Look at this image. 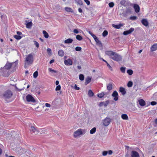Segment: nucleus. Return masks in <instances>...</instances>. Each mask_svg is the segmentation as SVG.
Returning <instances> with one entry per match:
<instances>
[{"label": "nucleus", "instance_id": "nucleus-1", "mask_svg": "<svg viewBox=\"0 0 157 157\" xmlns=\"http://www.w3.org/2000/svg\"><path fill=\"white\" fill-rule=\"evenodd\" d=\"M105 54L113 60L116 61H120L122 59L121 56L112 51H106L105 52Z\"/></svg>", "mask_w": 157, "mask_h": 157}, {"label": "nucleus", "instance_id": "nucleus-2", "mask_svg": "<svg viewBox=\"0 0 157 157\" xmlns=\"http://www.w3.org/2000/svg\"><path fill=\"white\" fill-rule=\"evenodd\" d=\"M25 61V68L27 65L32 64L33 61V54L31 53L26 56Z\"/></svg>", "mask_w": 157, "mask_h": 157}, {"label": "nucleus", "instance_id": "nucleus-3", "mask_svg": "<svg viewBox=\"0 0 157 157\" xmlns=\"http://www.w3.org/2000/svg\"><path fill=\"white\" fill-rule=\"evenodd\" d=\"M86 132V130L79 128L74 132L73 136L75 138H78L85 134Z\"/></svg>", "mask_w": 157, "mask_h": 157}, {"label": "nucleus", "instance_id": "nucleus-4", "mask_svg": "<svg viewBox=\"0 0 157 157\" xmlns=\"http://www.w3.org/2000/svg\"><path fill=\"white\" fill-rule=\"evenodd\" d=\"M13 95V93L10 90L6 91L3 94V96L5 99H9Z\"/></svg>", "mask_w": 157, "mask_h": 157}, {"label": "nucleus", "instance_id": "nucleus-5", "mask_svg": "<svg viewBox=\"0 0 157 157\" xmlns=\"http://www.w3.org/2000/svg\"><path fill=\"white\" fill-rule=\"evenodd\" d=\"M26 99L28 102H31L33 103L36 102L35 99L30 94H28L27 95L26 97Z\"/></svg>", "mask_w": 157, "mask_h": 157}, {"label": "nucleus", "instance_id": "nucleus-6", "mask_svg": "<svg viewBox=\"0 0 157 157\" xmlns=\"http://www.w3.org/2000/svg\"><path fill=\"white\" fill-rule=\"evenodd\" d=\"M110 121V119L109 118L107 117L103 120L102 122L104 126H107L109 124Z\"/></svg>", "mask_w": 157, "mask_h": 157}, {"label": "nucleus", "instance_id": "nucleus-7", "mask_svg": "<svg viewBox=\"0 0 157 157\" xmlns=\"http://www.w3.org/2000/svg\"><path fill=\"white\" fill-rule=\"evenodd\" d=\"M30 130L31 132L35 135H37L39 134L40 132L39 130H37L36 128L34 126H31Z\"/></svg>", "mask_w": 157, "mask_h": 157}, {"label": "nucleus", "instance_id": "nucleus-8", "mask_svg": "<svg viewBox=\"0 0 157 157\" xmlns=\"http://www.w3.org/2000/svg\"><path fill=\"white\" fill-rule=\"evenodd\" d=\"M112 96L114 98L113 99L115 101L118 100V94L116 91H114L112 94Z\"/></svg>", "mask_w": 157, "mask_h": 157}, {"label": "nucleus", "instance_id": "nucleus-9", "mask_svg": "<svg viewBox=\"0 0 157 157\" xmlns=\"http://www.w3.org/2000/svg\"><path fill=\"white\" fill-rule=\"evenodd\" d=\"M64 63L67 66L71 65L73 64V61L70 59H68L64 61Z\"/></svg>", "mask_w": 157, "mask_h": 157}, {"label": "nucleus", "instance_id": "nucleus-10", "mask_svg": "<svg viewBox=\"0 0 157 157\" xmlns=\"http://www.w3.org/2000/svg\"><path fill=\"white\" fill-rule=\"evenodd\" d=\"M131 157H140L138 153L136 151H132L131 153Z\"/></svg>", "mask_w": 157, "mask_h": 157}, {"label": "nucleus", "instance_id": "nucleus-11", "mask_svg": "<svg viewBox=\"0 0 157 157\" xmlns=\"http://www.w3.org/2000/svg\"><path fill=\"white\" fill-rule=\"evenodd\" d=\"M134 30V28H131L129 30L124 31L123 33V34L124 35H127L131 33Z\"/></svg>", "mask_w": 157, "mask_h": 157}, {"label": "nucleus", "instance_id": "nucleus-12", "mask_svg": "<svg viewBox=\"0 0 157 157\" xmlns=\"http://www.w3.org/2000/svg\"><path fill=\"white\" fill-rule=\"evenodd\" d=\"M133 8L135 9V11L136 13H138L140 10V8L138 5L136 4H134L133 6Z\"/></svg>", "mask_w": 157, "mask_h": 157}, {"label": "nucleus", "instance_id": "nucleus-13", "mask_svg": "<svg viewBox=\"0 0 157 157\" xmlns=\"http://www.w3.org/2000/svg\"><path fill=\"white\" fill-rule=\"evenodd\" d=\"M142 23L145 26H147L148 25V23L146 19H143L141 21Z\"/></svg>", "mask_w": 157, "mask_h": 157}, {"label": "nucleus", "instance_id": "nucleus-14", "mask_svg": "<svg viewBox=\"0 0 157 157\" xmlns=\"http://www.w3.org/2000/svg\"><path fill=\"white\" fill-rule=\"evenodd\" d=\"M119 91L123 95H124L126 94V91L125 89L122 87H120Z\"/></svg>", "mask_w": 157, "mask_h": 157}, {"label": "nucleus", "instance_id": "nucleus-15", "mask_svg": "<svg viewBox=\"0 0 157 157\" xmlns=\"http://www.w3.org/2000/svg\"><path fill=\"white\" fill-rule=\"evenodd\" d=\"M123 25V24H120L119 25L112 24V26L113 27L116 29H119Z\"/></svg>", "mask_w": 157, "mask_h": 157}, {"label": "nucleus", "instance_id": "nucleus-16", "mask_svg": "<svg viewBox=\"0 0 157 157\" xmlns=\"http://www.w3.org/2000/svg\"><path fill=\"white\" fill-rule=\"evenodd\" d=\"M139 104L142 106H143L145 105V101L142 99H141L138 101Z\"/></svg>", "mask_w": 157, "mask_h": 157}, {"label": "nucleus", "instance_id": "nucleus-17", "mask_svg": "<svg viewBox=\"0 0 157 157\" xmlns=\"http://www.w3.org/2000/svg\"><path fill=\"white\" fill-rule=\"evenodd\" d=\"M157 49V44H155L153 45L151 47V51H154Z\"/></svg>", "mask_w": 157, "mask_h": 157}, {"label": "nucleus", "instance_id": "nucleus-18", "mask_svg": "<svg viewBox=\"0 0 157 157\" xmlns=\"http://www.w3.org/2000/svg\"><path fill=\"white\" fill-rule=\"evenodd\" d=\"M12 63H7L5 66V68L6 69H9L12 66Z\"/></svg>", "mask_w": 157, "mask_h": 157}, {"label": "nucleus", "instance_id": "nucleus-19", "mask_svg": "<svg viewBox=\"0 0 157 157\" xmlns=\"http://www.w3.org/2000/svg\"><path fill=\"white\" fill-rule=\"evenodd\" d=\"M107 94V93L105 92H101L100 93L97 94V96L98 97L101 98H103L105 95Z\"/></svg>", "mask_w": 157, "mask_h": 157}, {"label": "nucleus", "instance_id": "nucleus-20", "mask_svg": "<svg viewBox=\"0 0 157 157\" xmlns=\"http://www.w3.org/2000/svg\"><path fill=\"white\" fill-rule=\"evenodd\" d=\"M91 78L90 77H88L85 79V84L87 85L89 83L91 80Z\"/></svg>", "mask_w": 157, "mask_h": 157}, {"label": "nucleus", "instance_id": "nucleus-21", "mask_svg": "<svg viewBox=\"0 0 157 157\" xmlns=\"http://www.w3.org/2000/svg\"><path fill=\"white\" fill-rule=\"evenodd\" d=\"M95 40L97 44L100 47H101L102 46V43H101V41L99 40L98 38L96 39Z\"/></svg>", "mask_w": 157, "mask_h": 157}, {"label": "nucleus", "instance_id": "nucleus-22", "mask_svg": "<svg viewBox=\"0 0 157 157\" xmlns=\"http://www.w3.org/2000/svg\"><path fill=\"white\" fill-rule=\"evenodd\" d=\"M73 40L71 38L65 40L64 43L65 44H70L71 43L73 42Z\"/></svg>", "mask_w": 157, "mask_h": 157}, {"label": "nucleus", "instance_id": "nucleus-23", "mask_svg": "<svg viewBox=\"0 0 157 157\" xmlns=\"http://www.w3.org/2000/svg\"><path fill=\"white\" fill-rule=\"evenodd\" d=\"M121 117L123 119L125 120H128V118L127 115L125 114H122L121 115Z\"/></svg>", "mask_w": 157, "mask_h": 157}, {"label": "nucleus", "instance_id": "nucleus-24", "mask_svg": "<svg viewBox=\"0 0 157 157\" xmlns=\"http://www.w3.org/2000/svg\"><path fill=\"white\" fill-rule=\"evenodd\" d=\"M107 90H110L113 88V85L111 83H109L107 86Z\"/></svg>", "mask_w": 157, "mask_h": 157}, {"label": "nucleus", "instance_id": "nucleus-25", "mask_svg": "<svg viewBox=\"0 0 157 157\" xmlns=\"http://www.w3.org/2000/svg\"><path fill=\"white\" fill-rule=\"evenodd\" d=\"M64 52L62 50H60L58 52L59 55L60 56H63L64 55Z\"/></svg>", "mask_w": 157, "mask_h": 157}, {"label": "nucleus", "instance_id": "nucleus-26", "mask_svg": "<svg viewBox=\"0 0 157 157\" xmlns=\"http://www.w3.org/2000/svg\"><path fill=\"white\" fill-rule=\"evenodd\" d=\"M65 10L67 12H73V10L71 8L66 7L65 8Z\"/></svg>", "mask_w": 157, "mask_h": 157}, {"label": "nucleus", "instance_id": "nucleus-27", "mask_svg": "<svg viewBox=\"0 0 157 157\" xmlns=\"http://www.w3.org/2000/svg\"><path fill=\"white\" fill-rule=\"evenodd\" d=\"M49 72H51L52 74H54V73H56L57 72V71L52 69L51 68H49L48 69Z\"/></svg>", "mask_w": 157, "mask_h": 157}, {"label": "nucleus", "instance_id": "nucleus-28", "mask_svg": "<svg viewBox=\"0 0 157 157\" xmlns=\"http://www.w3.org/2000/svg\"><path fill=\"white\" fill-rule=\"evenodd\" d=\"M32 22L30 21L27 23L26 25V26L27 28H30L32 27Z\"/></svg>", "mask_w": 157, "mask_h": 157}, {"label": "nucleus", "instance_id": "nucleus-29", "mask_svg": "<svg viewBox=\"0 0 157 157\" xmlns=\"http://www.w3.org/2000/svg\"><path fill=\"white\" fill-rule=\"evenodd\" d=\"M88 95L89 97H92L93 96L94 94L91 90H89L88 92Z\"/></svg>", "mask_w": 157, "mask_h": 157}, {"label": "nucleus", "instance_id": "nucleus-30", "mask_svg": "<svg viewBox=\"0 0 157 157\" xmlns=\"http://www.w3.org/2000/svg\"><path fill=\"white\" fill-rule=\"evenodd\" d=\"M43 33L44 35V36L46 38H48L49 36V35L48 33L45 30H44L43 32Z\"/></svg>", "mask_w": 157, "mask_h": 157}, {"label": "nucleus", "instance_id": "nucleus-31", "mask_svg": "<svg viewBox=\"0 0 157 157\" xmlns=\"http://www.w3.org/2000/svg\"><path fill=\"white\" fill-rule=\"evenodd\" d=\"M96 128L95 127L93 128L90 131V133L91 134H94L96 132Z\"/></svg>", "mask_w": 157, "mask_h": 157}, {"label": "nucleus", "instance_id": "nucleus-32", "mask_svg": "<svg viewBox=\"0 0 157 157\" xmlns=\"http://www.w3.org/2000/svg\"><path fill=\"white\" fill-rule=\"evenodd\" d=\"M76 39L77 40L80 41L82 40V37L80 35H78L76 36Z\"/></svg>", "mask_w": 157, "mask_h": 157}, {"label": "nucleus", "instance_id": "nucleus-33", "mask_svg": "<svg viewBox=\"0 0 157 157\" xmlns=\"http://www.w3.org/2000/svg\"><path fill=\"white\" fill-rule=\"evenodd\" d=\"M127 72L129 75H131L133 73V71L131 69H129L127 71Z\"/></svg>", "mask_w": 157, "mask_h": 157}, {"label": "nucleus", "instance_id": "nucleus-34", "mask_svg": "<svg viewBox=\"0 0 157 157\" xmlns=\"http://www.w3.org/2000/svg\"><path fill=\"white\" fill-rule=\"evenodd\" d=\"M133 85V82L132 81H129L127 84V86L128 87H131Z\"/></svg>", "mask_w": 157, "mask_h": 157}, {"label": "nucleus", "instance_id": "nucleus-35", "mask_svg": "<svg viewBox=\"0 0 157 157\" xmlns=\"http://www.w3.org/2000/svg\"><path fill=\"white\" fill-rule=\"evenodd\" d=\"M79 79L80 80L82 81L84 79V75L82 74H80L79 75Z\"/></svg>", "mask_w": 157, "mask_h": 157}, {"label": "nucleus", "instance_id": "nucleus-36", "mask_svg": "<svg viewBox=\"0 0 157 157\" xmlns=\"http://www.w3.org/2000/svg\"><path fill=\"white\" fill-rule=\"evenodd\" d=\"M126 68L124 67H122L120 68L121 71L123 73H125V71Z\"/></svg>", "mask_w": 157, "mask_h": 157}, {"label": "nucleus", "instance_id": "nucleus-37", "mask_svg": "<svg viewBox=\"0 0 157 157\" xmlns=\"http://www.w3.org/2000/svg\"><path fill=\"white\" fill-rule=\"evenodd\" d=\"M108 34V31L106 30H105L102 33V36L105 37Z\"/></svg>", "mask_w": 157, "mask_h": 157}, {"label": "nucleus", "instance_id": "nucleus-38", "mask_svg": "<svg viewBox=\"0 0 157 157\" xmlns=\"http://www.w3.org/2000/svg\"><path fill=\"white\" fill-rule=\"evenodd\" d=\"M38 75V72L37 71H36L33 74V76L34 78H36Z\"/></svg>", "mask_w": 157, "mask_h": 157}, {"label": "nucleus", "instance_id": "nucleus-39", "mask_svg": "<svg viewBox=\"0 0 157 157\" xmlns=\"http://www.w3.org/2000/svg\"><path fill=\"white\" fill-rule=\"evenodd\" d=\"M14 37L15 39H17V40H20L21 38V36H19V35H14Z\"/></svg>", "mask_w": 157, "mask_h": 157}, {"label": "nucleus", "instance_id": "nucleus-40", "mask_svg": "<svg viewBox=\"0 0 157 157\" xmlns=\"http://www.w3.org/2000/svg\"><path fill=\"white\" fill-rule=\"evenodd\" d=\"M61 89V86L60 85H59L57 86L56 88V91H57L58 90H59Z\"/></svg>", "mask_w": 157, "mask_h": 157}, {"label": "nucleus", "instance_id": "nucleus-41", "mask_svg": "<svg viewBox=\"0 0 157 157\" xmlns=\"http://www.w3.org/2000/svg\"><path fill=\"white\" fill-rule=\"evenodd\" d=\"M33 42H34V44H35V45L36 46V47L37 48H38L39 46V43H38V42L35 41H34Z\"/></svg>", "mask_w": 157, "mask_h": 157}, {"label": "nucleus", "instance_id": "nucleus-42", "mask_svg": "<svg viewBox=\"0 0 157 157\" xmlns=\"http://www.w3.org/2000/svg\"><path fill=\"white\" fill-rule=\"evenodd\" d=\"M73 32L75 33L78 34V33H79V31L78 30V29H75L73 30Z\"/></svg>", "mask_w": 157, "mask_h": 157}, {"label": "nucleus", "instance_id": "nucleus-43", "mask_svg": "<svg viewBox=\"0 0 157 157\" xmlns=\"http://www.w3.org/2000/svg\"><path fill=\"white\" fill-rule=\"evenodd\" d=\"M109 5L110 7H113L114 6V4L113 2H111L109 4Z\"/></svg>", "mask_w": 157, "mask_h": 157}, {"label": "nucleus", "instance_id": "nucleus-44", "mask_svg": "<svg viewBox=\"0 0 157 157\" xmlns=\"http://www.w3.org/2000/svg\"><path fill=\"white\" fill-rule=\"evenodd\" d=\"M82 48L81 47H77L75 48V50L76 51H80L81 50Z\"/></svg>", "mask_w": 157, "mask_h": 157}, {"label": "nucleus", "instance_id": "nucleus-45", "mask_svg": "<svg viewBox=\"0 0 157 157\" xmlns=\"http://www.w3.org/2000/svg\"><path fill=\"white\" fill-rule=\"evenodd\" d=\"M126 2L125 0H121L120 2V4L122 5H124Z\"/></svg>", "mask_w": 157, "mask_h": 157}, {"label": "nucleus", "instance_id": "nucleus-46", "mask_svg": "<svg viewBox=\"0 0 157 157\" xmlns=\"http://www.w3.org/2000/svg\"><path fill=\"white\" fill-rule=\"evenodd\" d=\"M136 18H137L135 16H133L131 17H130V19L131 20H136Z\"/></svg>", "mask_w": 157, "mask_h": 157}, {"label": "nucleus", "instance_id": "nucleus-47", "mask_svg": "<svg viewBox=\"0 0 157 157\" xmlns=\"http://www.w3.org/2000/svg\"><path fill=\"white\" fill-rule=\"evenodd\" d=\"M47 51L48 54H51V53L52 51H51V49H50L49 48H48L47 49Z\"/></svg>", "mask_w": 157, "mask_h": 157}, {"label": "nucleus", "instance_id": "nucleus-48", "mask_svg": "<svg viewBox=\"0 0 157 157\" xmlns=\"http://www.w3.org/2000/svg\"><path fill=\"white\" fill-rule=\"evenodd\" d=\"M84 2L86 3L87 5H89L90 4V2L88 0H84Z\"/></svg>", "mask_w": 157, "mask_h": 157}, {"label": "nucleus", "instance_id": "nucleus-49", "mask_svg": "<svg viewBox=\"0 0 157 157\" xmlns=\"http://www.w3.org/2000/svg\"><path fill=\"white\" fill-rule=\"evenodd\" d=\"M108 153V152L107 151H104L102 152V155L103 156H105Z\"/></svg>", "mask_w": 157, "mask_h": 157}, {"label": "nucleus", "instance_id": "nucleus-50", "mask_svg": "<svg viewBox=\"0 0 157 157\" xmlns=\"http://www.w3.org/2000/svg\"><path fill=\"white\" fill-rule=\"evenodd\" d=\"M74 88H75V89L76 90H79L80 89L79 87H78L77 86V85L76 84L75 85V86H74Z\"/></svg>", "mask_w": 157, "mask_h": 157}, {"label": "nucleus", "instance_id": "nucleus-51", "mask_svg": "<svg viewBox=\"0 0 157 157\" xmlns=\"http://www.w3.org/2000/svg\"><path fill=\"white\" fill-rule=\"evenodd\" d=\"M45 105L46 107H49V108L51 106V105L50 104L48 103H45Z\"/></svg>", "mask_w": 157, "mask_h": 157}, {"label": "nucleus", "instance_id": "nucleus-52", "mask_svg": "<svg viewBox=\"0 0 157 157\" xmlns=\"http://www.w3.org/2000/svg\"><path fill=\"white\" fill-rule=\"evenodd\" d=\"M156 103H157L155 101H152L151 102V105H155L156 104Z\"/></svg>", "mask_w": 157, "mask_h": 157}, {"label": "nucleus", "instance_id": "nucleus-53", "mask_svg": "<svg viewBox=\"0 0 157 157\" xmlns=\"http://www.w3.org/2000/svg\"><path fill=\"white\" fill-rule=\"evenodd\" d=\"M76 2L78 4H80L81 3V1L80 0H75Z\"/></svg>", "mask_w": 157, "mask_h": 157}, {"label": "nucleus", "instance_id": "nucleus-54", "mask_svg": "<svg viewBox=\"0 0 157 157\" xmlns=\"http://www.w3.org/2000/svg\"><path fill=\"white\" fill-rule=\"evenodd\" d=\"M92 36L93 37L94 40H95L97 38L96 36L94 34L93 35H92Z\"/></svg>", "mask_w": 157, "mask_h": 157}, {"label": "nucleus", "instance_id": "nucleus-55", "mask_svg": "<svg viewBox=\"0 0 157 157\" xmlns=\"http://www.w3.org/2000/svg\"><path fill=\"white\" fill-rule=\"evenodd\" d=\"M17 34L18 35H17L20 36V35L21 34V33L19 31H17Z\"/></svg>", "mask_w": 157, "mask_h": 157}, {"label": "nucleus", "instance_id": "nucleus-56", "mask_svg": "<svg viewBox=\"0 0 157 157\" xmlns=\"http://www.w3.org/2000/svg\"><path fill=\"white\" fill-rule=\"evenodd\" d=\"M155 126H157V118L155 120Z\"/></svg>", "mask_w": 157, "mask_h": 157}, {"label": "nucleus", "instance_id": "nucleus-57", "mask_svg": "<svg viewBox=\"0 0 157 157\" xmlns=\"http://www.w3.org/2000/svg\"><path fill=\"white\" fill-rule=\"evenodd\" d=\"M112 151L111 150H109L108 152V153L109 155H111L112 154Z\"/></svg>", "mask_w": 157, "mask_h": 157}, {"label": "nucleus", "instance_id": "nucleus-58", "mask_svg": "<svg viewBox=\"0 0 157 157\" xmlns=\"http://www.w3.org/2000/svg\"><path fill=\"white\" fill-rule=\"evenodd\" d=\"M78 11L80 13H82V9L81 8H79L78 9Z\"/></svg>", "mask_w": 157, "mask_h": 157}, {"label": "nucleus", "instance_id": "nucleus-59", "mask_svg": "<svg viewBox=\"0 0 157 157\" xmlns=\"http://www.w3.org/2000/svg\"><path fill=\"white\" fill-rule=\"evenodd\" d=\"M54 60L52 59L50 61L49 63L50 64H52V63L54 62Z\"/></svg>", "mask_w": 157, "mask_h": 157}, {"label": "nucleus", "instance_id": "nucleus-60", "mask_svg": "<svg viewBox=\"0 0 157 157\" xmlns=\"http://www.w3.org/2000/svg\"><path fill=\"white\" fill-rule=\"evenodd\" d=\"M59 84V82L58 81H57V80L56 81V85H58Z\"/></svg>", "mask_w": 157, "mask_h": 157}, {"label": "nucleus", "instance_id": "nucleus-61", "mask_svg": "<svg viewBox=\"0 0 157 157\" xmlns=\"http://www.w3.org/2000/svg\"><path fill=\"white\" fill-rule=\"evenodd\" d=\"M92 36V35H94L90 31H89L88 32Z\"/></svg>", "mask_w": 157, "mask_h": 157}, {"label": "nucleus", "instance_id": "nucleus-62", "mask_svg": "<svg viewBox=\"0 0 157 157\" xmlns=\"http://www.w3.org/2000/svg\"><path fill=\"white\" fill-rule=\"evenodd\" d=\"M106 63L107 64V65L108 67L109 68L111 67L110 65L107 62V63Z\"/></svg>", "mask_w": 157, "mask_h": 157}, {"label": "nucleus", "instance_id": "nucleus-63", "mask_svg": "<svg viewBox=\"0 0 157 157\" xmlns=\"http://www.w3.org/2000/svg\"><path fill=\"white\" fill-rule=\"evenodd\" d=\"M2 153V149L0 148V155H1Z\"/></svg>", "mask_w": 157, "mask_h": 157}, {"label": "nucleus", "instance_id": "nucleus-64", "mask_svg": "<svg viewBox=\"0 0 157 157\" xmlns=\"http://www.w3.org/2000/svg\"><path fill=\"white\" fill-rule=\"evenodd\" d=\"M142 50H140L138 52V53H140H140L142 52Z\"/></svg>", "mask_w": 157, "mask_h": 157}]
</instances>
